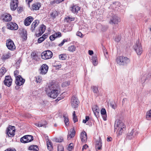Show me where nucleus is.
Masks as SVG:
<instances>
[{"label":"nucleus","mask_w":151,"mask_h":151,"mask_svg":"<svg viewBox=\"0 0 151 151\" xmlns=\"http://www.w3.org/2000/svg\"><path fill=\"white\" fill-rule=\"evenodd\" d=\"M49 90L50 92H48L47 95L50 98L55 99L57 97L59 93L58 91L56 88V85L52 83H50L48 86L47 90Z\"/></svg>","instance_id":"obj_1"},{"label":"nucleus","mask_w":151,"mask_h":151,"mask_svg":"<svg viewBox=\"0 0 151 151\" xmlns=\"http://www.w3.org/2000/svg\"><path fill=\"white\" fill-rule=\"evenodd\" d=\"M116 61L117 63L120 65H124L129 62V60L128 58L122 56L118 57Z\"/></svg>","instance_id":"obj_2"},{"label":"nucleus","mask_w":151,"mask_h":151,"mask_svg":"<svg viewBox=\"0 0 151 151\" xmlns=\"http://www.w3.org/2000/svg\"><path fill=\"white\" fill-rule=\"evenodd\" d=\"M134 49L138 55H140L142 52V49L139 40H137L134 46Z\"/></svg>","instance_id":"obj_3"},{"label":"nucleus","mask_w":151,"mask_h":151,"mask_svg":"<svg viewBox=\"0 0 151 151\" xmlns=\"http://www.w3.org/2000/svg\"><path fill=\"white\" fill-rule=\"evenodd\" d=\"M52 52L49 50L44 51L41 54V57L42 59L46 60L51 58L52 56Z\"/></svg>","instance_id":"obj_4"},{"label":"nucleus","mask_w":151,"mask_h":151,"mask_svg":"<svg viewBox=\"0 0 151 151\" xmlns=\"http://www.w3.org/2000/svg\"><path fill=\"white\" fill-rule=\"evenodd\" d=\"M25 80L22 78L21 76H18L16 77V81L15 83L17 84V86H15V88H19V86L23 85L24 83Z\"/></svg>","instance_id":"obj_5"},{"label":"nucleus","mask_w":151,"mask_h":151,"mask_svg":"<svg viewBox=\"0 0 151 151\" xmlns=\"http://www.w3.org/2000/svg\"><path fill=\"white\" fill-rule=\"evenodd\" d=\"M6 45L7 48L11 50H14L16 48L15 46L13 41L9 39L6 41Z\"/></svg>","instance_id":"obj_6"},{"label":"nucleus","mask_w":151,"mask_h":151,"mask_svg":"<svg viewBox=\"0 0 151 151\" xmlns=\"http://www.w3.org/2000/svg\"><path fill=\"white\" fill-rule=\"evenodd\" d=\"M79 101L75 96H73L71 99L70 104L72 107L73 108L78 107Z\"/></svg>","instance_id":"obj_7"},{"label":"nucleus","mask_w":151,"mask_h":151,"mask_svg":"<svg viewBox=\"0 0 151 151\" xmlns=\"http://www.w3.org/2000/svg\"><path fill=\"white\" fill-rule=\"evenodd\" d=\"M33 139V137L32 135H27L22 137L20 139V141L22 143H26L31 142Z\"/></svg>","instance_id":"obj_8"},{"label":"nucleus","mask_w":151,"mask_h":151,"mask_svg":"<svg viewBox=\"0 0 151 151\" xmlns=\"http://www.w3.org/2000/svg\"><path fill=\"white\" fill-rule=\"evenodd\" d=\"M15 127L14 126H9L7 129V134L9 137H13L14 135Z\"/></svg>","instance_id":"obj_9"},{"label":"nucleus","mask_w":151,"mask_h":151,"mask_svg":"<svg viewBox=\"0 0 151 151\" xmlns=\"http://www.w3.org/2000/svg\"><path fill=\"white\" fill-rule=\"evenodd\" d=\"M7 27L8 29L12 30H17L18 28V25L16 23L11 22L7 23Z\"/></svg>","instance_id":"obj_10"},{"label":"nucleus","mask_w":151,"mask_h":151,"mask_svg":"<svg viewBox=\"0 0 151 151\" xmlns=\"http://www.w3.org/2000/svg\"><path fill=\"white\" fill-rule=\"evenodd\" d=\"M46 29V26L42 24L40 27L38 31H37L35 34L36 36L39 37L42 34L44 33Z\"/></svg>","instance_id":"obj_11"},{"label":"nucleus","mask_w":151,"mask_h":151,"mask_svg":"<svg viewBox=\"0 0 151 151\" xmlns=\"http://www.w3.org/2000/svg\"><path fill=\"white\" fill-rule=\"evenodd\" d=\"M48 67L46 64H43L40 69V73L42 75H45L47 72Z\"/></svg>","instance_id":"obj_12"},{"label":"nucleus","mask_w":151,"mask_h":151,"mask_svg":"<svg viewBox=\"0 0 151 151\" xmlns=\"http://www.w3.org/2000/svg\"><path fill=\"white\" fill-rule=\"evenodd\" d=\"M4 82L5 85L9 87L12 83V79L10 76H6L5 77V79Z\"/></svg>","instance_id":"obj_13"},{"label":"nucleus","mask_w":151,"mask_h":151,"mask_svg":"<svg viewBox=\"0 0 151 151\" xmlns=\"http://www.w3.org/2000/svg\"><path fill=\"white\" fill-rule=\"evenodd\" d=\"M102 143L100 137L96 140L95 143V148L96 150H100L101 149Z\"/></svg>","instance_id":"obj_14"},{"label":"nucleus","mask_w":151,"mask_h":151,"mask_svg":"<svg viewBox=\"0 0 151 151\" xmlns=\"http://www.w3.org/2000/svg\"><path fill=\"white\" fill-rule=\"evenodd\" d=\"M125 125L124 123L120 121H118L116 122L115 123L114 125V131L115 129H119L121 127L124 128Z\"/></svg>","instance_id":"obj_15"},{"label":"nucleus","mask_w":151,"mask_h":151,"mask_svg":"<svg viewBox=\"0 0 151 151\" xmlns=\"http://www.w3.org/2000/svg\"><path fill=\"white\" fill-rule=\"evenodd\" d=\"M1 17L3 20L6 22L10 21L12 19L11 16L9 14L7 13L3 15Z\"/></svg>","instance_id":"obj_16"},{"label":"nucleus","mask_w":151,"mask_h":151,"mask_svg":"<svg viewBox=\"0 0 151 151\" xmlns=\"http://www.w3.org/2000/svg\"><path fill=\"white\" fill-rule=\"evenodd\" d=\"M119 19L118 17L116 15H114L112 19H111L109 23L111 24H117L119 22Z\"/></svg>","instance_id":"obj_17"},{"label":"nucleus","mask_w":151,"mask_h":151,"mask_svg":"<svg viewBox=\"0 0 151 151\" xmlns=\"http://www.w3.org/2000/svg\"><path fill=\"white\" fill-rule=\"evenodd\" d=\"M61 36V34L60 32H58L55 33L50 37V39L51 41L54 40L55 38L58 37H60Z\"/></svg>","instance_id":"obj_18"},{"label":"nucleus","mask_w":151,"mask_h":151,"mask_svg":"<svg viewBox=\"0 0 151 151\" xmlns=\"http://www.w3.org/2000/svg\"><path fill=\"white\" fill-rule=\"evenodd\" d=\"M92 110L95 116L96 117L99 116V109L98 107L96 105L93 106L92 108Z\"/></svg>","instance_id":"obj_19"},{"label":"nucleus","mask_w":151,"mask_h":151,"mask_svg":"<svg viewBox=\"0 0 151 151\" xmlns=\"http://www.w3.org/2000/svg\"><path fill=\"white\" fill-rule=\"evenodd\" d=\"M70 9L73 13L77 14L78 11L80 10V8L77 6L73 5L70 7Z\"/></svg>","instance_id":"obj_20"},{"label":"nucleus","mask_w":151,"mask_h":151,"mask_svg":"<svg viewBox=\"0 0 151 151\" xmlns=\"http://www.w3.org/2000/svg\"><path fill=\"white\" fill-rule=\"evenodd\" d=\"M33 18L32 17H29L27 18L24 21V24L27 26L29 25L33 21Z\"/></svg>","instance_id":"obj_21"},{"label":"nucleus","mask_w":151,"mask_h":151,"mask_svg":"<svg viewBox=\"0 0 151 151\" xmlns=\"http://www.w3.org/2000/svg\"><path fill=\"white\" fill-rule=\"evenodd\" d=\"M47 124V123L45 121H43L41 122H40L37 123L35 124V125L39 127H46V125Z\"/></svg>","instance_id":"obj_22"},{"label":"nucleus","mask_w":151,"mask_h":151,"mask_svg":"<svg viewBox=\"0 0 151 151\" xmlns=\"http://www.w3.org/2000/svg\"><path fill=\"white\" fill-rule=\"evenodd\" d=\"M81 139L82 142H85L86 141L87 134L85 132H83L81 133Z\"/></svg>","instance_id":"obj_23"},{"label":"nucleus","mask_w":151,"mask_h":151,"mask_svg":"<svg viewBox=\"0 0 151 151\" xmlns=\"http://www.w3.org/2000/svg\"><path fill=\"white\" fill-rule=\"evenodd\" d=\"M75 133L74 129H70V132L68 133V140L70 139L71 138L73 137L75 135Z\"/></svg>","instance_id":"obj_24"},{"label":"nucleus","mask_w":151,"mask_h":151,"mask_svg":"<svg viewBox=\"0 0 151 151\" xmlns=\"http://www.w3.org/2000/svg\"><path fill=\"white\" fill-rule=\"evenodd\" d=\"M101 113L104 121L106 120L107 114L105 109H102L101 110Z\"/></svg>","instance_id":"obj_25"},{"label":"nucleus","mask_w":151,"mask_h":151,"mask_svg":"<svg viewBox=\"0 0 151 151\" xmlns=\"http://www.w3.org/2000/svg\"><path fill=\"white\" fill-rule=\"evenodd\" d=\"M39 23V21L37 20H35L32 23L31 26V30L32 32H33L35 27L38 25Z\"/></svg>","instance_id":"obj_26"},{"label":"nucleus","mask_w":151,"mask_h":151,"mask_svg":"<svg viewBox=\"0 0 151 151\" xmlns=\"http://www.w3.org/2000/svg\"><path fill=\"white\" fill-rule=\"evenodd\" d=\"M41 6L40 3H36L34 4L32 6V9L33 10H37L39 9Z\"/></svg>","instance_id":"obj_27"},{"label":"nucleus","mask_w":151,"mask_h":151,"mask_svg":"<svg viewBox=\"0 0 151 151\" xmlns=\"http://www.w3.org/2000/svg\"><path fill=\"white\" fill-rule=\"evenodd\" d=\"M50 14L51 18L54 19L55 18L56 16L58 15V12L55 10L53 11L50 13Z\"/></svg>","instance_id":"obj_28"},{"label":"nucleus","mask_w":151,"mask_h":151,"mask_svg":"<svg viewBox=\"0 0 151 151\" xmlns=\"http://www.w3.org/2000/svg\"><path fill=\"white\" fill-rule=\"evenodd\" d=\"M38 147L37 145H31L29 147V150L32 151H38Z\"/></svg>","instance_id":"obj_29"},{"label":"nucleus","mask_w":151,"mask_h":151,"mask_svg":"<svg viewBox=\"0 0 151 151\" xmlns=\"http://www.w3.org/2000/svg\"><path fill=\"white\" fill-rule=\"evenodd\" d=\"M97 59L96 55H94L92 57L91 60L93 63L94 65H96L97 64Z\"/></svg>","instance_id":"obj_30"},{"label":"nucleus","mask_w":151,"mask_h":151,"mask_svg":"<svg viewBox=\"0 0 151 151\" xmlns=\"http://www.w3.org/2000/svg\"><path fill=\"white\" fill-rule=\"evenodd\" d=\"M47 145L48 149L50 151H51L52 149V143L48 141L47 142Z\"/></svg>","instance_id":"obj_31"},{"label":"nucleus","mask_w":151,"mask_h":151,"mask_svg":"<svg viewBox=\"0 0 151 151\" xmlns=\"http://www.w3.org/2000/svg\"><path fill=\"white\" fill-rule=\"evenodd\" d=\"M6 69L4 67H2L0 69V77L2 76L6 72Z\"/></svg>","instance_id":"obj_32"},{"label":"nucleus","mask_w":151,"mask_h":151,"mask_svg":"<svg viewBox=\"0 0 151 151\" xmlns=\"http://www.w3.org/2000/svg\"><path fill=\"white\" fill-rule=\"evenodd\" d=\"M75 18L69 16H67L65 18V21L68 22H69L71 21H73L74 20Z\"/></svg>","instance_id":"obj_33"},{"label":"nucleus","mask_w":151,"mask_h":151,"mask_svg":"<svg viewBox=\"0 0 151 151\" xmlns=\"http://www.w3.org/2000/svg\"><path fill=\"white\" fill-rule=\"evenodd\" d=\"M146 118L148 120H150L151 119V109H150L147 112Z\"/></svg>","instance_id":"obj_34"},{"label":"nucleus","mask_w":151,"mask_h":151,"mask_svg":"<svg viewBox=\"0 0 151 151\" xmlns=\"http://www.w3.org/2000/svg\"><path fill=\"white\" fill-rule=\"evenodd\" d=\"M124 128H121L119 129H116L117 130V135H120L124 131Z\"/></svg>","instance_id":"obj_35"},{"label":"nucleus","mask_w":151,"mask_h":151,"mask_svg":"<svg viewBox=\"0 0 151 151\" xmlns=\"http://www.w3.org/2000/svg\"><path fill=\"white\" fill-rule=\"evenodd\" d=\"M147 78V75L146 74L141 75V82L142 83L144 82Z\"/></svg>","instance_id":"obj_36"},{"label":"nucleus","mask_w":151,"mask_h":151,"mask_svg":"<svg viewBox=\"0 0 151 151\" xmlns=\"http://www.w3.org/2000/svg\"><path fill=\"white\" fill-rule=\"evenodd\" d=\"M76 47L74 45L69 46L68 48V50L71 52H73L75 51Z\"/></svg>","instance_id":"obj_37"},{"label":"nucleus","mask_w":151,"mask_h":151,"mask_svg":"<svg viewBox=\"0 0 151 151\" xmlns=\"http://www.w3.org/2000/svg\"><path fill=\"white\" fill-rule=\"evenodd\" d=\"M18 5L12 4H10V7L11 10L12 11L15 10L18 6Z\"/></svg>","instance_id":"obj_38"},{"label":"nucleus","mask_w":151,"mask_h":151,"mask_svg":"<svg viewBox=\"0 0 151 151\" xmlns=\"http://www.w3.org/2000/svg\"><path fill=\"white\" fill-rule=\"evenodd\" d=\"M134 132L133 130H132L131 132L129 133L127 136V138L129 139H131L133 137H134V136L133 135Z\"/></svg>","instance_id":"obj_39"},{"label":"nucleus","mask_w":151,"mask_h":151,"mask_svg":"<svg viewBox=\"0 0 151 151\" xmlns=\"http://www.w3.org/2000/svg\"><path fill=\"white\" fill-rule=\"evenodd\" d=\"M59 58L62 60H65L67 58V56L65 54H60L59 55Z\"/></svg>","instance_id":"obj_40"},{"label":"nucleus","mask_w":151,"mask_h":151,"mask_svg":"<svg viewBox=\"0 0 151 151\" xmlns=\"http://www.w3.org/2000/svg\"><path fill=\"white\" fill-rule=\"evenodd\" d=\"M36 81L37 83H40L42 81V77L40 76H38L35 77Z\"/></svg>","instance_id":"obj_41"},{"label":"nucleus","mask_w":151,"mask_h":151,"mask_svg":"<svg viewBox=\"0 0 151 151\" xmlns=\"http://www.w3.org/2000/svg\"><path fill=\"white\" fill-rule=\"evenodd\" d=\"M63 117L64 118V121L65 124L66 126H68L69 124V123L68 122L69 121L68 118V117H66L65 116H63Z\"/></svg>","instance_id":"obj_42"},{"label":"nucleus","mask_w":151,"mask_h":151,"mask_svg":"<svg viewBox=\"0 0 151 151\" xmlns=\"http://www.w3.org/2000/svg\"><path fill=\"white\" fill-rule=\"evenodd\" d=\"M70 81H68L64 82L62 84V86L63 87L67 86L70 84Z\"/></svg>","instance_id":"obj_43"},{"label":"nucleus","mask_w":151,"mask_h":151,"mask_svg":"<svg viewBox=\"0 0 151 151\" xmlns=\"http://www.w3.org/2000/svg\"><path fill=\"white\" fill-rule=\"evenodd\" d=\"M73 119L74 123L78 121L77 116H76L75 111H74L73 113Z\"/></svg>","instance_id":"obj_44"},{"label":"nucleus","mask_w":151,"mask_h":151,"mask_svg":"<svg viewBox=\"0 0 151 151\" xmlns=\"http://www.w3.org/2000/svg\"><path fill=\"white\" fill-rule=\"evenodd\" d=\"M10 4H12L18 5V0H11Z\"/></svg>","instance_id":"obj_45"},{"label":"nucleus","mask_w":151,"mask_h":151,"mask_svg":"<svg viewBox=\"0 0 151 151\" xmlns=\"http://www.w3.org/2000/svg\"><path fill=\"white\" fill-rule=\"evenodd\" d=\"M73 148V144L70 143L69 145L67 148V149L69 150L70 151Z\"/></svg>","instance_id":"obj_46"},{"label":"nucleus","mask_w":151,"mask_h":151,"mask_svg":"<svg viewBox=\"0 0 151 151\" xmlns=\"http://www.w3.org/2000/svg\"><path fill=\"white\" fill-rule=\"evenodd\" d=\"M93 91L94 93H97L98 91V89L97 87L93 86L92 87Z\"/></svg>","instance_id":"obj_47"},{"label":"nucleus","mask_w":151,"mask_h":151,"mask_svg":"<svg viewBox=\"0 0 151 151\" xmlns=\"http://www.w3.org/2000/svg\"><path fill=\"white\" fill-rule=\"evenodd\" d=\"M64 148L62 145H59L58 147V151H63Z\"/></svg>","instance_id":"obj_48"},{"label":"nucleus","mask_w":151,"mask_h":151,"mask_svg":"<svg viewBox=\"0 0 151 151\" xmlns=\"http://www.w3.org/2000/svg\"><path fill=\"white\" fill-rule=\"evenodd\" d=\"M45 40V39L44 38H43V37H40L38 39V42L39 43H41L44 40Z\"/></svg>","instance_id":"obj_49"},{"label":"nucleus","mask_w":151,"mask_h":151,"mask_svg":"<svg viewBox=\"0 0 151 151\" xmlns=\"http://www.w3.org/2000/svg\"><path fill=\"white\" fill-rule=\"evenodd\" d=\"M121 39L120 36H116L115 38V41L117 42H119Z\"/></svg>","instance_id":"obj_50"},{"label":"nucleus","mask_w":151,"mask_h":151,"mask_svg":"<svg viewBox=\"0 0 151 151\" xmlns=\"http://www.w3.org/2000/svg\"><path fill=\"white\" fill-rule=\"evenodd\" d=\"M63 141V139L62 138H57L55 139V141L57 142H60Z\"/></svg>","instance_id":"obj_51"},{"label":"nucleus","mask_w":151,"mask_h":151,"mask_svg":"<svg viewBox=\"0 0 151 151\" xmlns=\"http://www.w3.org/2000/svg\"><path fill=\"white\" fill-rule=\"evenodd\" d=\"M76 35L80 37H83V36L82 33L80 32H78L76 33Z\"/></svg>","instance_id":"obj_52"},{"label":"nucleus","mask_w":151,"mask_h":151,"mask_svg":"<svg viewBox=\"0 0 151 151\" xmlns=\"http://www.w3.org/2000/svg\"><path fill=\"white\" fill-rule=\"evenodd\" d=\"M89 119V117L88 116H86L85 119H83V122L84 123H86L87 121H88Z\"/></svg>","instance_id":"obj_53"},{"label":"nucleus","mask_w":151,"mask_h":151,"mask_svg":"<svg viewBox=\"0 0 151 151\" xmlns=\"http://www.w3.org/2000/svg\"><path fill=\"white\" fill-rule=\"evenodd\" d=\"M10 56L8 54H6V55H4L3 57V58L4 59H6L9 58H10Z\"/></svg>","instance_id":"obj_54"},{"label":"nucleus","mask_w":151,"mask_h":151,"mask_svg":"<svg viewBox=\"0 0 151 151\" xmlns=\"http://www.w3.org/2000/svg\"><path fill=\"white\" fill-rule=\"evenodd\" d=\"M19 72L17 70H16L14 71V75L16 78V77H17V76H18L17 75L19 74Z\"/></svg>","instance_id":"obj_55"},{"label":"nucleus","mask_w":151,"mask_h":151,"mask_svg":"<svg viewBox=\"0 0 151 151\" xmlns=\"http://www.w3.org/2000/svg\"><path fill=\"white\" fill-rule=\"evenodd\" d=\"M88 146L86 144L84 145L83 147L82 148V151L84 150V149H86L88 148Z\"/></svg>","instance_id":"obj_56"},{"label":"nucleus","mask_w":151,"mask_h":151,"mask_svg":"<svg viewBox=\"0 0 151 151\" xmlns=\"http://www.w3.org/2000/svg\"><path fill=\"white\" fill-rule=\"evenodd\" d=\"M4 151H16V150L14 148H8Z\"/></svg>","instance_id":"obj_57"},{"label":"nucleus","mask_w":151,"mask_h":151,"mask_svg":"<svg viewBox=\"0 0 151 151\" xmlns=\"http://www.w3.org/2000/svg\"><path fill=\"white\" fill-rule=\"evenodd\" d=\"M110 106L112 108H113L114 109H115L116 107V106L115 104H114L113 103V104L111 103V104H110Z\"/></svg>","instance_id":"obj_58"},{"label":"nucleus","mask_w":151,"mask_h":151,"mask_svg":"<svg viewBox=\"0 0 151 151\" xmlns=\"http://www.w3.org/2000/svg\"><path fill=\"white\" fill-rule=\"evenodd\" d=\"M23 38L24 39H26L27 38V34L26 33V32H24V37Z\"/></svg>","instance_id":"obj_59"},{"label":"nucleus","mask_w":151,"mask_h":151,"mask_svg":"<svg viewBox=\"0 0 151 151\" xmlns=\"http://www.w3.org/2000/svg\"><path fill=\"white\" fill-rule=\"evenodd\" d=\"M48 36V35L47 34H44L42 36L45 39Z\"/></svg>","instance_id":"obj_60"},{"label":"nucleus","mask_w":151,"mask_h":151,"mask_svg":"<svg viewBox=\"0 0 151 151\" xmlns=\"http://www.w3.org/2000/svg\"><path fill=\"white\" fill-rule=\"evenodd\" d=\"M88 53L90 55H92L93 54V52L92 50H89L88 51Z\"/></svg>","instance_id":"obj_61"},{"label":"nucleus","mask_w":151,"mask_h":151,"mask_svg":"<svg viewBox=\"0 0 151 151\" xmlns=\"http://www.w3.org/2000/svg\"><path fill=\"white\" fill-rule=\"evenodd\" d=\"M63 1V0H56L55 2L56 3H58Z\"/></svg>","instance_id":"obj_62"},{"label":"nucleus","mask_w":151,"mask_h":151,"mask_svg":"<svg viewBox=\"0 0 151 151\" xmlns=\"http://www.w3.org/2000/svg\"><path fill=\"white\" fill-rule=\"evenodd\" d=\"M33 0H26V2L29 4V3L32 1Z\"/></svg>","instance_id":"obj_63"},{"label":"nucleus","mask_w":151,"mask_h":151,"mask_svg":"<svg viewBox=\"0 0 151 151\" xmlns=\"http://www.w3.org/2000/svg\"><path fill=\"white\" fill-rule=\"evenodd\" d=\"M112 140V138L111 137H107V141H111Z\"/></svg>","instance_id":"obj_64"}]
</instances>
